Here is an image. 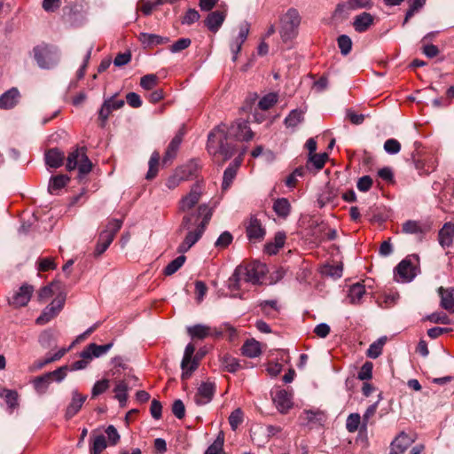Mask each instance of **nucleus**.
I'll list each match as a JSON object with an SVG mask.
<instances>
[{"label":"nucleus","instance_id":"nucleus-1","mask_svg":"<svg viewBox=\"0 0 454 454\" xmlns=\"http://www.w3.org/2000/svg\"><path fill=\"white\" fill-rule=\"evenodd\" d=\"M212 216V209L207 204L198 207L197 214H188L183 217L180 230H187L184 241L179 245L178 253L187 252L201 237Z\"/></svg>","mask_w":454,"mask_h":454},{"label":"nucleus","instance_id":"nucleus-2","mask_svg":"<svg viewBox=\"0 0 454 454\" xmlns=\"http://www.w3.org/2000/svg\"><path fill=\"white\" fill-rule=\"evenodd\" d=\"M207 149L210 155L215 158L220 157L222 161L232 157L235 145L231 141L228 126L225 123H220L210 131Z\"/></svg>","mask_w":454,"mask_h":454},{"label":"nucleus","instance_id":"nucleus-3","mask_svg":"<svg viewBox=\"0 0 454 454\" xmlns=\"http://www.w3.org/2000/svg\"><path fill=\"white\" fill-rule=\"evenodd\" d=\"M265 274V265L260 262H252L246 266H239L230 278V287L239 289L241 281L257 284Z\"/></svg>","mask_w":454,"mask_h":454},{"label":"nucleus","instance_id":"nucleus-4","mask_svg":"<svg viewBox=\"0 0 454 454\" xmlns=\"http://www.w3.org/2000/svg\"><path fill=\"white\" fill-rule=\"evenodd\" d=\"M66 168L68 171L78 168V177L82 179L92 169V163L86 154L85 147H76L67 157Z\"/></svg>","mask_w":454,"mask_h":454},{"label":"nucleus","instance_id":"nucleus-5","mask_svg":"<svg viewBox=\"0 0 454 454\" xmlns=\"http://www.w3.org/2000/svg\"><path fill=\"white\" fill-rule=\"evenodd\" d=\"M301 23V16L294 8H290L280 19V35L286 43L296 37Z\"/></svg>","mask_w":454,"mask_h":454},{"label":"nucleus","instance_id":"nucleus-6","mask_svg":"<svg viewBox=\"0 0 454 454\" xmlns=\"http://www.w3.org/2000/svg\"><path fill=\"white\" fill-rule=\"evenodd\" d=\"M34 56L37 65L43 69H51L59 61L58 50L51 45L43 44L34 48Z\"/></svg>","mask_w":454,"mask_h":454},{"label":"nucleus","instance_id":"nucleus-7","mask_svg":"<svg viewBox=\"0 0 454 454\" xmlns=\"http://www.w3.org/2000/svg\"><path fill=\"white\" fill-rule=\"evenodd\" d=\"M34 291L32 285L25 283L8 298V303L15 309L25 307L29 302Z\"/></svg>","mask_w":454,"mask_h":454},{"label":"nucleus","instance_id":"nucleus-8","mask_svg":"<svg viewBox=\"0 0 454 454\" xmlns=\"http://www.w3.org/2000/svg\"><path fill=\"white\" fill-rule=\"evenodd\" d=\"M229 136L236 141H249L254 137V132L244 120H237L229 127Z\"/></svg>","mask_w":454,"mask_h":454},{"label":"nucleus","instance_id":"nucleus-9","mask_svg":"<svg viewBox=\"0 0 454 454\" xmlns=\"http://www.w3.org/2000/svg\"><path fill=\"white\" fill-rule=\"evenodd\" d=\"M215 388L216 387L214 382H202L194 395V403L199 406L209 403L215 395Z\"/></svg>","mask_w":454,"mask_h":454},{"label":"nucleus","instance_id":"nucleus-10","mask_svg":"<svg viewBox=\"0 0 454 454\" xmlns=\"http://www.w3.org/2000/svg\"><path fill=\"white\" fill-rule=\"evenodd\" d=\"M416 276L415 267L409 259H404L395 268V281L406 283L411 281Z\"/></svg>","mask_w":454,"mask_h":454},{"label":"nucleus","instance_id":"nucleus-11","mask_svg":"<svg viewBox=\"0 0 454 454\" xmlns=\"http://www.w3.org/2000/svg\"><path fill=\"white\" fill-rule=\"evenodd\" d=\"M194 351L195 347L192 343H189L184 349V357L181 363V368L183 370L182 380H187L190 378L192 372L198 367L197 362L195 360H192Z\"/></svg>","mask_w":454,"mask_h":454},{"label":"nucleus","instance_id":"nucleus-12","mask_svg":"<svg viewBox=\"0 0 454 454\" xmlns=\"http://www.w3.org/2000/svg\"><path fill=\"white\" fill-rule=\"evenodd\" d=\"M202 187L200 184L196 183L191 188L190 192L182 198L179 202V210L185 212L194 207L200 200Z\"/></svg>","mask_w":454,"mask_h":454},{"label":"nucleus","instance_id":"nucleus-13","mask_svg":"<svg viewBox=\"0 0 454 454\" xmlns=\"http://www.w3.org/2000/svg\"><path fill=\"white\" fill-rule=\"evenodd\" d=\"M246 231L248 239L254 242L261 241L265 235L264 228L255 216H251L249 218Z\"/></svg>","mask_w":454,"mask_h":454},{"label":"nucleus","instance_id":"nucleus-14","mask_svg":"<svg viewBox=\"0 0 454 454\" xmlns=\"http://www.w3.org/2000/svg\"><path fill=\"white\" fill-rule=\"evenodd\" d=\"M372 6L371 0H347L339 4L335 9V14L341 16L344 12L357 9H370Z\"/></svg>","mask_w":454,"mask_h":454},{"label":"nucleus","instance_id":"nucleus-15","mask_svg":"<svg viewBox=\"0 0 454 454\" xmlns=\"http://www.w3.org/2000/svg\"><path fill=\"white\" fill-rule=\"evenodd\" d=\"M192 166H184L176 169L175 174L168 178L166 182L167 187L168 189L176 188L182 182L187 180L192 175Z\"/></svg>","mask_w":454,"mask_h":454},{"label":"nucleus","instance_id":"nucleus-16","mask_svg":"<svg viewBox=\"0 0 454 454\" xmlns=\"http://www.w3.org/2000/svg\"><path fill=\"white\" fill-rule=\"evenodd\" d=\"M20 100V93L15 87L8 90L0 96V109H12L15 107Z\"/></svg>","mask_w":454,"mask_h":454},{"label":"nucleus","instance_id":"nucleus-17","mask_svg":"<svg viewBox=\"0 0 454 454\" xmlns=\"http://www.w3.org/2000/svg\"><path fill=\"white\" fill-rule=\"evenodd\" d=\"M414 440L405 433L398 434L391 442L390 454H403L412 443Z\"/></svg>","mask_w":454,"mask_h":454},{"label":"nucleus","instance_id":"nucleus-18","mask_svg":"<svg viewBox=\"0 0 454 454\" xmlns=\"http://www.w3.org/2000/svg\"><path fill=\"white\" fill-rule=\"evenodd\" d=\"M293 397L290 393L281 389L277 391L273 402L281 413H286L293 407Z\"/></svg>","mask_w":454,"mask_h":454},{"label":"nucleus","instance_id":"nucleus-19","mask_svg":"<svg viewBox=\"0 0 454 454\" xmlns=\"http://www.w3.org/2000/svg\"><path fill=\"white\" fill-rule=\"evenodd\" d=\"M226 18L225 11H215L208 13L204 20L205 26L213 33H216Z\"/></svg>","mask_w":454,"mask_h":454},{"label":"nucleus","instance_id":"nucleus-20","mask_svg":"<svg viewBox=\"0 0 454 454\" xmlns=\"http://www.w3.org/2000/svg\"><path fill=\"white\" fill-rule=\"evenodd\" d=\"M87 395L80 394L77 390H73L72 400L66 411V418L67 419L73 418L82 407Z\"/></svg>","mask_w":454,"mask_h":454},{"label":"nucleus","instance_id":"nucleus-21","mask_svg":"<svg viewBox=\"0 0 454 454\" xmlns=\"http://www.w3.org/2000/svg\"><path fill=\"white\" fill-rule=\"evenodd\" d=\"M44 160L48 167L58 168L63 165L65 154L58 148H51L45 152Z\"/></svg>","mask_w":454,"mask_h":454},{"label":"nucleus","instance_id":"nucleus-22","mask_svg":"<svg viewBox=\"0 0 454 454\" xmlns=\"http://www.w3.org/2000/svg\"><path fill=\"white\" fill-rule=\"evenodd\" d=\"M438 294L441 297V307L450 313H454V288L441 286L438 289Z\"/></svg>","mask_w":454,"mask_h":454},{"label":"nucleus","instance_id":"nucleus-23","mask_svg":"<svg viewBox=\"0 0 454 454\" xmlns=\"http://www.w3.org/2000/svg\"><path fill=\"white\" fill-rule=\"evenodd\" d=\"M300 419L307 425H322L325 420V414L320 410H305Z\"/></svg>","mask_w":454,"mask_h":454},{"label":"nucleus","instance_id":"nucleus-24","mask_svg":"<svg viewBox=\"0 0 454 454\" xmlns=\"http://www.w3.org/2000/svg\"><path fill=\"white\" fill-rule=\"evenodd\" d=\"M138 40L145 48H151L156 45L165 44L169 42L168 37L149 33H140Z\"/></svg>","mask_w":454,"mask_h":454},{"label":"nucleus","instance_id":"nucleus-25","mask_svg":"<svg viewBox=\"0 0 454 454\" xmlns=\"http://www.w3.org/2000/svg\"><path fill=\"white\" fill-rule=\"evenodd\" d=\"M249 33V28L247 24H244L240 27L239 35L234 40V42L231 44V51L233 53V61H236L238 53L240 51L242 44L247 40Z\"/></svg>","mask_w":454,"mask_h":454},{"label":"nucleus","instance_id":"nucleus-26","mask_svg":"<svg viewBox=\"0 0 454 454\" xmlns=\"http://www.w3.org/2000/svg\"><path fill=\"white\" fill-rule=\"evenodd\" d=\"M373 16L368 12L357 15L353 21V27L356 32H365L373 24Z\"/></svg>","mask_w":454,"mask_h":454},{"label":"nucleus","instance_id":"nucleus-27","mask_svg":"<svg viewBox=\"0 0 454 454\" xmlns=\"http://www.w3.org/2000/svg\"><path fill=\"white\" fill-rule=\"evenodd\" d=\"M112 346L113 343H107L105 345L90 343L84 348V354L86 356L85 357L90 358L92 360L93 357L102 356L110 350Z\"/></svg>","mask_w":454,"mask_h":454},{"label":"nucleus","instance_id":"nucleus-28","mask_svg":"<svg viewBox=\"0 0 454 454\" xmlns=\"http://www.w3.org/2000/svg\"><path fill=\"white\" fill-rule=\"evenodd\" d=\"M439 242L442 247H450L454 238V223H446L439 231Z\"/></svg>","mask_w":454,"mask_h":454},{"label":"nucleus","instance_id":"nucleus-29","mask_svg":"<svg viewBox=\"0 0 454 454\" xmlns=\"http://www.w3.org/2000/svg\"><path fill=\"white\" fill-rule=\"evenodd\" d=\"M273 210L278 216L286 219L291 212V204L286 198L277 199L273 203Z\"/></svg>","mask_w":454,"mask_h":454},{"label":"nucleus","instance_id":"nucleus-30","mask_svg":"<svg viewBox=\"0 0 454 454\" xmlns=\"http://www.w3.org/2000/svg\"><path fill=\"white\" fill-rule=\"evenodd\" d=\"M70 178L67 175H58L50 180L48 191L51 194H58L59 191L65 187Z\"/></svg>","mask_w":454,"mask_h":454},{"label":"nucleus","instance_id":"nucleus-31","mask_svg":"<svg viewBox=\"0 0 454 454\" xmlns=\"http://www.w3.org/2000/svg\"><path fill=\"white\" fill-rule=\"evenodd\" d=\"M32 383L36 393L39 395H43L46 393L50 384L51 383V379L50 378V374L47 372L43 375L35 378Z\"/></svg>","mask_w":454,"mask_h":454},{"label":"nucleus","instance_id":"nucleus-32","mask_svg":"<svg viewBox=\"0 0 454 454\" xmlns=\"http://www.w3.org/2000/svg\"><path fill=\"white\" fill-rule=\"evenodd\" d=\"M328 160V154L323 153H313L309 155V160L306 164V168L309 169L313 166L317 170H320L324 168L326 160Z\"/></svg>","mask_w":454,"mask_h":454},{"label":"nucleus","instance_id":"nucleus-33","mask_svg":"<svg viewBox=\"0 0 454 454\" xmlns=\"http://www.w3.org/2000/svg\"><path fill=\"white\" fill-rule=\"evenodd\" d=\"M182 140H183V134L181 132L176 134L173 137V139L169 143L168 149L165 153V155L163 158V162H167L168 160H170L175 157L176 151L178 150L179 145L182 143Z\"/></svg>","mask_w":454,"mask_h":454},{"label":"nucleus","instance_id":"nucleus-34","mask_svg":"<svg viewBox=\"0 0 454 454\" xmlns=\"http://www.w3.org/2000/svg\"><path fill=\"white\" fill-rule=\"evenodd\" d=\"M304 121V112L301 109H294L285 118V124L287 128H295Z\"/></svg>","mask_w":454,"mask_h":454},{"label":"nucleus","instance_id":"nucleus-35","mask_svg":"<svg viewBox=\"0 0 454 454\" xmlns=\"http://www.w3.org/2000/svg\"><path fill=\"white\" fill-rule=\"evenodd\" d=\"M242 353L247 357L254 358L261 354V345L255 340H250L245 342L242 347Z\"/></svg>","mask_w":454,"mask_h":454},{"label":"nucleus","instance_id":"nucleus-36","mask_svg":"<svg viewBox=\"0 0 454 454\" xmlns=\"http://www.w3.org/2000/svg\"><path fill=\"white\" fill-rule=\"evenodd\" d=\"M365 294V287L360 283L354 284L350 286L348 292V299L351 303L357 304L362 297Z\"/></svg>","mask_w":454,"mask_h":454},{"label":"nucleus","instance_id":"nucleus-37","mask_svg":"<svg viewBox=\"0 0 454 454\" xmlns=\"http://www.w3.org/2000/svg\"><path fill=\"white\" fill-rule=\"evenodd\" d=\"M55 301H52L49 306H47L42 314L36 318L35 323L37 325H44L51 321L56 315L59 313V311L56 310V308L54 306Z\"/></svg>","mask_w":454,"mask_h":454},{"label":"nucleus","instance_id":"nucleus-38","mask_svg":"<svg viewBox=\"0 0 454 454\" xmlns=\"http://www.w3.org/2000/svg\"><path fill=\"white\" fill-rule=\"evenodd\" d=\"M114 392L115 393L114 397L121 406H124L128 399V384L124 380L117 381Z\"/></svg>","mask_w":454,"mask_h":454},{"label":"nucleus","instance_id":"nucleus-39","mask_svg":"<svg viewBox=\"0 0 454 454\" xmlns=\"http://www.w3.org/2000/svg\"><path fill=\"white\" fill-rule=\"evenodd\" d=\"M187 332L192 338L202 340L210 334V328L204 325H195L188 327Z\"/></svg>","mask_w":454,"mask_h":454},{"label":"nucleus","instance_id":"nucleus-40","mask_svg":"<svg viewBox=\"0 0 454 454\" xmlns=\"http://www.w3.org/2000/svg\"><path fill=\"white\" fill-rule=\"evenodd\" d=\"M122 226V221L120 219H111L106 224V228L99 233L105 234L111 238V242H113L114 236L121 230Z\"/></svg>","mask_w":454,"mask_h":454},{"label":"nucleus","instance_id":"nucleus-41","mask_svg":"<svg viewBox=\"0 0 454 454\" xmlns=\"http://www.w3.org/2000/svg\"><path fill=\"white\" fill-rule=\"evenodd\" d=\"M159 161L160 153L158 152H153L148 162L149 169L145 176L147 180H152L157 176Z\"/></svg>","mask_w":454,"mask_h":454},{"label":"nucleus","instance_id":"nucleus-42","mask_svg":"<svg viewBox=\"0 0 454 454\" xmlns=\"http://www.w3.org/2000/svg\"><path fill=\"white\" fill-rule=\"evenodd\" d=\"M224 435L220 432L215 442L207 449L204 454H224L223 452Z\"/></svg>","mask_w":454,"mask_h":454},{"label":"nucleus","instance_id":"nucleus-43","mask_svg":"<svg viewBox=\"0 0 454 454\" xmlns=\"http://www.w3.org/2000/svg\"><path fill=\"white\" fill-rule=\"evenodd\" d=\"M385 341H386V338H380L378 340L372 343L370 345L369 348L367 349V352H366L367 356H369L370 358H373V359L379 357L380 356V354L382 353V348L385 344Z\"/></svg>","mask_w":454,"mask_h":454},{"label":"nucleus","instance_id":"nucleus-44","mask_svg":"<svg viewBox=\"0 0 454 454\" xmlns=\"http://www.w3.org/2000/svg\"><path fill=\"white\" fill-rule=\"evenodd\" d=\"M186 257L179 255L175 260L171 261L164 269V274L167 276L176 273L184 263Z\"/></svg>","mask_w":454,"mask_h":454},{"label":"nucleus","instance_id":"nucleus-45","mask_svg":"<svg viewBox=\"0 0 454 454\" xmlns=\"http://www.w3.org/2000/svg\"><path fill=\"white\" fill-rule=\"evenodd\" d=\"M111 238L105 235L99 234L98 243L95 247L94 256L98 257L108 248L111 244Z\"/></svg>","mask_w":454,"mask_h":454},{"label":"nucleus","instance_id":"nucleus-46","mask_svg":"<svg viewBox=\"0 0 454 454\" xmlns=\"http://www.w3.org/2000/svg\"><path fill=\"white\" fill-rule=\"evenodd\" d=\"M237 172L235 171V167H228L223 173V184L222 190L226 191L230 188L232 184L234 178L236 177Z\"/></svg>","mask_w":454,"mask_h":454},{"label":"nucleus","instance_id":"nucleus-47","mask_svg":"<svg viewBox=\"0 0 454 454\" xmlns=\"http://www.w3.org/2000/svg\"><path fill=\"white\" fill-rule=\"evenodd\" d=\"M322 274L325 276H329L333 278H339L341 277L342 274V266L336 264V265H325L322 268Z\"/></svg>","mask_w":454,"mask_h":454},{"label":"nucleus","instance_id":"nucleus-48","mask_svg":"<svg viewBox=\"0 0 454 454\" xmlns=\"http://www.w3.org/2000/svg\"><path fill=\"white\" fill-rule=\"evenodd\" d=\"M278 101V95L276 93H269L260 99L258 106L262 110H268L273 106Z\"/></svg>","mask_w":454,"mask_h":454},{"label":"nucleus","instance_id":"nucleus-49","mask_svg":"<svg viewBox=\"0 0 454 454\" xmlns=\"http://www.w3.org/2000/svg\"><path fill=\"white\" fill-rule=\"evenodd\" d=\"M158 83V77L154 74L144 75L140 79V86L147 90H153Z\"/></svg>","mask_w":454,"mask_h":454},{"label":"nucleus","instance_id":"nucleus-50","mask_svg":"<svg viewBox=\"0 0 454 454\" xmlns=\"http://www.w3.org/2000/svg\"><path fill=\"white\" fill-rule=\"evenodd\" d=\"M338 46L342 55H348L352 48V41L349 36L341 35L337 39Z\"/></svg>","mask_w":454,"mask_h":454},{"label":"nucleus","instance_id":"nucleus-51","mask_svg":"<svg viewBox=\"0 0 454 454\" xmlns=\"http://www.w3.org/2000/svg\"><path fill=\"white\" fill-rule=\"evenodd\" d=\"M106 447L107 442L105 435L98 434L92 437V446L90 447L91 450L102 453L106 449Z\"/></svg>","mask_w":454,"mask_h":454},{"label":"nucleus","instance_id":"nucleus-52","mask_svg":"<svg viewBox=\"0 0 454 454\" xmlns=\"http://www.w3.org/2000/svg\"><path fill=\"white\" fill-rule=\"evenodd\" d=\"M361 423V417L358 413H351L346 421V428L348 432L354 433L358 429Z\"/></svg>","mask_w":454,"mask_h":454},{"label":"nucleus","instance_id":"nucleus-53","mask_svg":"<svg viewBox=\"0 0 454 454\" xmlns=\"http://www.w3.org/2000/svg\"><path fill=\"white\" fill-rule=\"evenodd\" d=\"M243 422V411L238 408L234 410L230 417L229 423L232 430H236L238 427Z\"/></svg>","mask_w":454,"mask_h":454},{"label":"nucleus","instance_id":"nucleus-54","mask_svg":"<svg viewBox=\"0 0 454 454\" xmlns=\"http://www.w3.org/2000/svg\"><path fill=\"white\" fill-rule=\"evenodd\" d=\"M427 320L434 324L449 325L451 323L450 317L443 312H434L426 317Z\"/></svg>","mask_w":454,"mask_h":454},{"label":"nucleus","instance_id":"nucleus-55","mask_svg":"<svg viewBox=\"0 0 454 454\" xmlns=\"http://www.w3.org/2000/svg\"><path fill=\"white\" fill-rule=\"evenodd\" d=\"M1 395L4 396L10 409L12 410L18 406V394L16 391L4 389Z\"/></svg>","mask_w":454,"mask_h":454},{"label":"nucleus","instance_id":"nucleus-56","mask_svg":"<svg viewBox=\"0 0 454 454\" xmlns=\"http://www.w3.org/2000/svg\"><path fill=\"white\" fill-rule=\"evenodd\" d=\"M200 18V15L198 11L193 8H190L187 10L184 16L182 18V24L184 25H192L194 22L198 21Z\"/></svg>","mask_w":454,"mask_h":454},{"label":"nucleus","instance_id":"nucleus-57","mask_svg":"<svg viewBox=\"0 0 454 454\" xmlns=\"http://www.w3.org/2000/svg\"><path fill=\"white\" fill-rule=\"evenodd\" d=\"M372 368H373V364L372 362H365L362 365V367L357 374V378L361 380H367L372 379Z\"/></svg>","mask_w":454,"mask_h":454},{"label":"nucleus","instance_id":"nucleus-58","mask_svg":"<svg viewBox=\"0 0 454 454\" xmlns=\"http://www.w3.org/2000/svg\"><path fill=\"white\" fill-rule=\"evenodd\" d=\"M109 387V380H101L97 381L91 390V396L96 397L104 392H106Z\"/></svg>","mask_w":454,"mask_h":454},{"label":"nucleus","instance_id":"nucleus-59","mask_svg":"<svg viewBox=\"0 0 454 454\" xmlns=\"http://www.w3.org/2000/svg\"><path fill=\"white\" fill-rule=\"evenodd\" d=\"M421 231V227L416 221L409 220L403 224V232L406 234H418Z\"/></svg>","mask_w":454,"mask_h":454},{"label":"nucleus","instance_id":"nucleus-60","mask_svg":"<svg viewBox=\"0 0 454 454\" xmlns=\"http://www.w3.org/2000/svg\"><path fill=\"white\" fill-rule=\"evenodd\" d=\"M56 286L55 283H51L49 286H45L42 287L38 294H37V299L39 301H44L47 299H49L51 295L54 294L53 288Z\"/></svg>","mask_w":454,"mask_h":454},{"label":"nucleus","instance_id":"nucleus-61","mask_svg":"<svg viewBox=\"0 0 454 454\" xmlns=\"http://www.w3.org/2000/svg\"><path fill=\"white\" fill-rule=\"evenodd\" d=\"M384 149L387 153L395 154L400 152L401 145L396 139L390 138L385 142Z\"/></svg>","mask_w":454,"mask_h":454},{"label":"nucleus","instance_id":"nucleus-62","mask_svg":"<svg viewBox=\"0 0 454 454\" xmlns=\"http://www.w3.org/2000/svg\"><path fill=\"white\" fill-rule=\"evenodd\" d=\"M172 412L179 419L185 415V407L182 400L177 399L172 404Z\"/></svg>","mask_w":454,"mask_h":454},{"label":"nucleus","instance_id":"nucleus-63","mask_svg":"<svg viewBox=\"0 0 454 454\" xmlns=\"http://www.w3.org/2000/svg\"><path fill=\"white\" fill-rule=\"evenodd\" d=\"M191 40L189 38L178 39L175 43L170 46V51L174 53L179 52L191 45Z\"/></svg>","mask_w":454,"mask_h":454},{"label":"nucleus","instance_id":"nucleus-64","mask_svg":"<svg viewBox=\"0 0 454 454\" xmlns=\"http://www.w3.org/2000/svg\"><path fill=\"white\" fill-rule=\"evenodd\" d=\"M106 434H107L108 442L111 445H116L118 443L120 434L114 426H108L106 429Z\"/></svg>","mask_w":454,"mask_h":454}]
</instances>
